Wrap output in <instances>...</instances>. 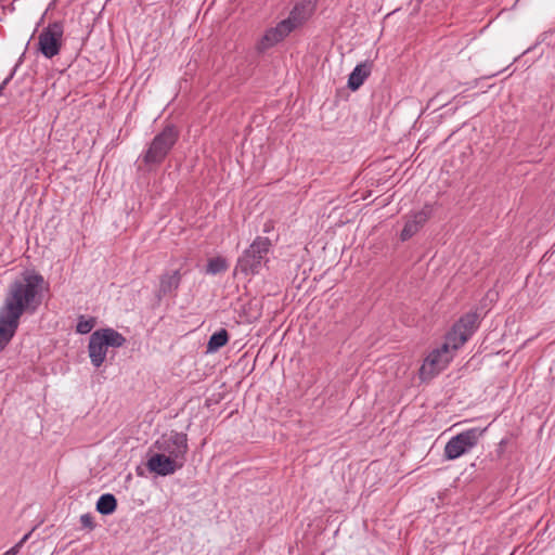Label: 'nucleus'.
Instances as JSON below:
<instances>
[{"instance_id": "f257e3e1", "label": "nucleus", "mask_w": 555, "mask_h": 555, "mask_svg": "<svg viewBox=\"0 0 555 555\" xmlns=\"http://www.w3.org/2000/svg\"><path fill=\"white\" fill-rule=\"evenodd\" d=\"M478 320L477 313H467L453 326L444 343L433 349L425 358L420 369L422 380H430L448 366L455 351L467 341L477 328Z\"/></svg>"}, {"instance_id": "f03ea898", "label": "nucleus", "mask_w": 555, "mask_h": 555, "mask_svg": "<svg viewBox=\"0 0 555 555\" xmlns=\"http://www.w3.org/2000/svg\"><path fill=\"white\" fill-rule=\"evenodd\" d=\"M46 286L42 275L35 271H25L20 279L9 286L0 311L20 322L24 312L33 313L41 305Z\"/></svg>"}, {"instance_id": "7ed1b4c3", "label": "nucleus", "mask_w": 555, "mask_h": 555, "mask_svg": "<svg viewBox=\"0 0 555 555\" xmlns=\"http://www.w3.org/2000/svg\"><path fill=\"white\" fill-rule=\"evenodd\" d=\"M312 10L313 5L310 1L297 3L287 20L282 21L276 27L266 33L261 42L262 47L268 48L283 40L308 18Z\"/></svg>"}, {"instance_id": "20e7f679", "label": "nucleus", "mask_w": 555, "mask_h": 555, "mask_svg": "<svg viewBox=\"0 0 555 555\" xmlns=\"http://www.w3.org/2000/svg\"><path fill=\"white\" fill-rule=\"evenodd\" d=\"M126 343V338L113 328H102L90 336L88 351L91 363L99 367L106 359L108 347L118 348Z\"/></svg>"}, {"instance_id": "39448f33", "label": "nucleus", "mask_w": 555, "mask_h": 555, "mask_svg": "<svg viewBox=\"0 0 555 555\" xmlns=\"http://www.w3.org/2000/svg\"><path fill=\"white\" fill-rule=\"evenodd\" d=\"M271 245L268 237L257 236L238 259L237 268L245 274H258L269 261Z\"/></svg>"}, {"instance_id": "423d86ee", "label": "nucleus", "mask_w": 555, "mask_h": 555, "mask_svg": "<svg viewBox=\"0 0 555 555\" xmlns=\"http://www.w3.org/2000/svg\"><path fill=\"white\" fill-rule=\"evenodd\" d=\"M37 51L46 59H53L59 55L64 42V25L55 21L49 23L39 33L37 38Z\"/></svg>"}, {"instance_id": "0eeeda50", "label": "nucleus", "mask_w": 555, "mask_h": 555, "mask_svg": "<svg viewBox=\"0 0 555 555\" xmlns=\"http://www.w3.org/2000/svg\"><path fill=\"white\" fill-rule=\"evenodd\" d=\"M178 138V132L171 126L166 127L151 142L142 159L146 166H155L164 160Z\"/></svg>"}, {"instance_id": "6e6552de", "label": "nucleus", "mask_w": 555, "mask_h": 555, "mask_svg": "<svg viewBox=\"0 0 555 555\" xmlns=\"http://www.w3.org/2000/svg\"><path fill=\"white\" fill-rule=\"evenodd\" d=\"M486 429L478 427L467 429L452 437L444 447V457L453 461L475 448Z\"/></svg>"}, {"instance_id": "1a4fd4ad", "label": "nucleus", "mask_w": 555, "mask_h": 555, "mask_svg": "<svg viewBox=\"0 0 555 555\" xmlns=\"http://www.w3.org/2000/svg\"><path fill=\"white\" fill-rule=\"evenodd\" d=\"M153 448L184 466L189 449L185 434L177 431L165 434L154 442Z\"/></svg>"}, {"instance_id": "9d476101", "label": "nucleus", "mask_w": 555, "mask_h": 555, "mask_svg": "<svg viewBox=\"0 0 555 555\" xmlns=\"http://www.w3.org/2000/svg\"><path fill=\"white\" fill-rule=\"evenodd\" d=\"M146 467L151 473L158 476H169L181 469L183 465L176 462L175 459L166 456L158 450H154L152 447L149 453Z\"/></svg>"}, {"instance_id": "9b49d317", "label": "nucleus", "mask_w": 555, "mask_h": 555, "mask_svg": "<svg viewBox=\"0 0 555 555\" xmlns=\"http://www.w3.org/2000/svg\"><path fill=\"white\" fill-rule=\"evenodd\" d=\"M431 216V207L426 205L421 210L405 217L404 227L400 233L401 241H408L415 235Z\"/></svg>"}, {"instance_id": "f8f14e48", "label": "nucleus", "mask_w": 555, "mask_h": 555, "mask_svg": "<svg viewBox=\"0 0 555 555\" xmlns=\"http://www.w3.org/2000/svg\"><path fill=\"white\" fill-rule=\"evenodd\" d=\"M18 323L0 311V349H3L14 336Z\"/></svg>"}, {"instance_id": "ddd939ff", "label": "nucleus", "mask_w": 555, "mask_h": 555, "mask_svg": "<svg viewBox=\"0 0 555 555\" xmlns=\"http://www.w3.org/2000/svg\"><path fill=\"white\" fill-rule=\"evenodd\" d=\"M371 73V64L365 62L357 65L348 78V87L356 91L364 82Z\"/></svg>"}, {"instance_id": "4468645a", "label": "nucleus", "mask_w": 555, "mask_h": 555, "mask_svg": "<svg viewBox=\"0 0 555 555\" xmlns=\"http://www.w3.org/2000/svg\"><path fill=\"white\" fill-rule=\"evenodd\" d=\"M117 501L113 494L106 493L99 498L96 502V511L103 515H109L115 512Z\"/></svg>"}, {"instance_id": "2eb2a0df", "label": "nucleus", "mask_w": 555, "mask_h": 555, "mask_svg": "<svg viewBox=\"0 0 555 555\" xmlns=\"http://www.w3.org/2000/svg\"><path fill=\"white\" fill-rule=\"evenodd\" d=\"M229 340L228 332L224 328L214 333L207 344V352H216Z\"/></svg>"}, {"instance_id": "dca6fc26", "label": "nucleus", "mask_w": 555, "mask_h": 555, "mask_svg": "<svg viewBox=\"0 0 555 555\" xmlns=\"http://www.w3.org/2000/svg\"><path fill=\"white\" fill-rule=\"evenodd\" d=\"M229 268V263L225 258L223 257H215L208 260L206 273L207 274H218L221 272H224Z\"/></svg>"}, {"instance_id": "f3484780", "label": "nucleus", "mask_w": 555, "mask_h": 555, "mask_svg": "<svg viewBox=\"0 0 555 555\" xmlns=\"http://www.w3.org/2000/svg\"><path fill=\"white\" fill-rule=\"evenodd\" d=\"M95 325V320L93 318H79L76 330L79 334H88L92 331Z\"/></svg>"}, {"instance_id": "a211bd4d", "label": "nucleus", "mask_w": 555, "mask_h": 555, "mask_svg": "<svg viewBox=\"0 0 555 555\" xmlns=\"http://www.w3.org/2000/svg\"><path fill=\"white\" fill-rule=\"evenodd\" d=\"M179 278L176 274L166 276L160 282V291L163 293H169L172 289L177 288Z\"/></svg>"}, {"instance_id": "6ab92c4d", "label": "nucleus", "mask_w": 555, "mask_h": 555, "mask_svg": "<svg viewBox=\"0 0 555 555\" xmlns=\"http://www.w3.org/2000/svg\"><path fill=\"white\" fill-rule=\"evenodd\" d=\"M30 534L31 532L25 534L17 544H15L13 547L4 552L2 555H16L20 552L23 544L29 539Z\"/></svg>"}, {"instance_id": "aec40b11", "label": "nucleus", "mask_w": 555, "mask_h": 555, "mask_svg": "<svg viewBox=\"0 0 555 555\" xmlns=\"http://www.w3.org/2000/svg\"><path fill=\"white\" fill-rule=\"evenodd\" d=\"M80 524L83 528L93 529V517L90 514H83L80 516Z\"/></svg>"}]
</instances>
